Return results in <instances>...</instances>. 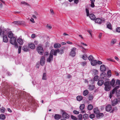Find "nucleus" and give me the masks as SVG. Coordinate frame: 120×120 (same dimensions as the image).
Wrapping results in <instances>:
<instances>
[{"instance_id": "nucleus-56", "label": "nucleus", "mask_w": 120, "mask_h": 120, "mask_svg": "<svg viewBox=\"0 0 120 120\" xmlns=\"http://www.w3.org/2000/svg\"><path fill=\"white\" fill-rule=\"evenodd\" d=\"M116 31L118 32H120V27H117L116 29Z\"/></svg>"}, {"instance_id": "nucleus-62", "label": "nucleus", "mask_w": 120, "mask_h": 120, "mask_svg": "<svg viewBox=\"0 0 120 120\" xmlns=\"http://www.w3.org/2000/svg\"><path fill=\"white\" fill-rule=\"evenodd\" d=\"M30 21L33 23H34L35 22L34 21V19L32 18H31V19H30Z\"/></svg>"}, {"instance_id": "nucleus-6", "label": "nucleus", "mask_w": 120, "mask_h": 120, "mask_svg": "<svg viewBox=\"0 0 120 120\" xmlns=\"http://www.w3.org/2000/svg\"><path fill=\"white\" fill-rule=\"evenodd\" d=\"M95 21L96 23L98 24H101L102 22H104L105 20H102L100 18H97L95 19Z\"/></svg>"}, {"instance_id": "nucleus-61", "label": "nucleus", "mask_w": 120, "mask_h": 120, "mask_svg": "<svg viewBox=\"0 0 120 120\" xmlns=\"http://www.w3.org/2000/svg\"><path fill=\"white\" fill-rule=\"evenodd\" d=\"M21 3L22 4H25L27 5L28 4L26 2H24V1L22 2H21Z\"/></svg>"}, {"instance_id": "nucleus-8", "label": "nucleus", "mask_w": 120, "mask_h": 120, "mask_svg": "<svg viewBox=\"0 0 120 120\" xmlns=\"http://www.w3.org/2000/svg\"><path fill=\"white\" fill-rule=\"evenodd\" d=\"M62 116L63 118L66 119L69 118L70 117V116L68 114L65 112H63L62 115Z\"/></svg>"}, {"instance_id": "nucleus-15", "label": "nucleus", "mask_w": 120, "mask_h": 120, "mask_svg": "<svg viewBox=\"0 0 120 120\" xmlns=\"http://www.w3.org/2000/svg\"><path fill=\"white\" fill-rule=\"evenodd\" d=\"M104 116L103 114L102 113H98L97 114V117L98 119Z\"/></svg>"}, {"instance_id": "nucleus-40", "label": "nucleus", "mask_w": 120, "mask_h": 120, "mask_svg": "<svg viewBox=\"0 0 120 120\" xmlns=\"http://www.w3.org/2000/svg\"><path fill=\"white\" fill-rule=\"evenodd\" d=\"M87 56L86 54H84L82 56V58L84 60H86L87 59Z\"/></svg>"}, {"instance_id": "nucleus-31", "label": "nucleus", "mask_w": 120, "mask_h": 120, "mask_svg": "<svg viewBox=\"0 0 120 120\" xmlns=\"http://www.w3.org/2000/svg\"><path fill=\"white\" fill-rule=\"evenodd\" d=\"M85 107V105L84 104H82L80 105L79 107L80 109L81 110H83Z\"/></svg>"}, {"instance_id": "nucleus-58", "label": "nucleus", "mask_w": 120, "mask_h": 120, "mask_svg": "<svg viewBox=\"0 0 120 120\" xmlns=\"http://www.w3.org/2000/svg\"><path fill=\"white\" fill-rule=\"evenodd\" d=\"M107 60H108L110 61H112V62H115V61L114 60H112L111 58L107 59Z\"/></svg>"}, {"instance_id": "nucleus-1", "label": "nucleus", "mask_w": 120, "mask_h": 120, "mask_svg": "<svg viewBox=\"0 0 120 120\" xmlns=\"http://www.w3.org/2000/svg\"><path fill=\"white\" fill-rule=\"evenodd\" d=\"M109 79H106L105 80V82L104 83L105 86V91H109L110 90L111 86L110 85V82Z\"/></svg>"}, {"instance_id": "nucleus-13", "label": "nucleus", "mask_w": 120, "mask_h": 120, "mask_svg": "<svg viewBox=\"0 0 120 120\" xmlns=\"http://www.w3.org/2000/svg\"><path fill=\"white\" fill-rule=\"evenodd\" d=\"M111 109L112 106L110 105H107L105 108L106 111L108 112L110 111L111 110Z\"/></svg>"}, {"instance_id": "nucleus-5", "label": "nucleus", "mask_w": 120, "mask_h": 120, "mask_svg": "<svg viewBox=\"0 0 120 120\" xmlns=\"http://www.w3.org/2000/svg\"><path fill=\"white\" fill-rule=\"evenodd\" d=\"M76 49L75 48H73L71 49V52L70 55L73 57L76 54L75 51Z\"/></svg>"}, {"instance_id": "nucleus-28", "label": "nucleus", "mask_w": 120, "mask_h": 120, "mask_svg": "<svg viewBox=\"0 0 120 120\" xmlns=\"http://www.w3.org/2000/svg\"><path fill=\"white\" fill-rule=\"evenodd\" d=\"M77 100L79 101H81L82 99V96H78L76 97Z\"/></svg>"}, {"instance_id": "nucleus-30", "label": "nucleus", "mask_w": 120, "mask_h": 120, "mask_svg": "<svg viewBox=\"0 0 120 120\" xmlns=\"http://www.w3.org/2000/svg\"><path fill=\"white\" fill-rule=\"evenodd\" d=\"M56 51L58 52L59 53L62 54L64 52V51L63 49H61L59 50V49H57L56 50Z\"/></svg>"}, {"instance_id": "nucleus-41", "label": "nucleus", "mask_w": 120, "mask_h": 120, "mask_svg": "<svg viewBox=\"0 0 120 120\" xmlns=\"http://www.w3.org/2000/svg\"><path fill=\"white\" fill-rule=\"evenodd\" d=\"M116 42V40L115 39H112L111 42V44L112 45L115 44Z\"/></svg>"}, {"instance_id": "nucleus-10", "label": "nucleus", "mask_w": 120, "mask_h": 120, "mask_svg": "<svg viewBox=\"0 0 120 120\" xmlns=\"http://www.w3.org/2000/svg\"><path fill=\"white\" fill-rule=\"evenodd\" d=\"M58 52L56 50H55L53 49H52L50 52V54L53 56V54L55 56H56L57 55V53Z\"/></svg>"}, {"instance_id": "nucleus-34", "label": "nucleus", "mask_w": 120, "mask_h": 120, "mask_svg": "<svg viewBox=\"0 0 120 120\" xmlns=\"http://www.w3.org/2000/svg\"><path fill=\"white\" fill-rule=\"evenodd\" d=\"M5 118V116L3 114L0 115V119L2 120H4Z\"/></svg>"}, {"instance_id": "nucleus-45", "label": "nucleus", "mask_w": 120, "mask_h": 120, "mask_svg": "<svg viewBox=\"0 0 120 120\" xmlns=\"http://www.w3.org/2000/svg\"><path fill=\"white\" fill-rule=\"evenodd\" d=\"M81 64V65H82V66H85L87 64V63L85 61L82 62Z\"/></svg>"}, {"instance_id": "nucleus-27", "label": "nucleus", "mask_w": 120, "mask_h": 120, "mask_svg": "<svg viewBox=\"0 0 120 120\" xmlns=\"http://www.w3.org/2000/svg\"><path fill=\"white\" fill-rule=\"evenodd\" d=\"M42 79L44 80H46L47 79L46 74V73H44L43 75Z\"/></svg>"}, {"instance_id": "nucleus-12", "label": "nucleus", "mask_w": 120, "mask_h": 120, "mask_svg": "<svg viewBox=\"0 0 120 120\" xmlns=\"http://www.w3.org/2000/svg\"><path fill=\"white\" fill-rule=\"evenodd\" d=\"M100 70L103 72L105 71L106 70V68L105 66L104 65H101L100 66Z\"/></svg>"}, {"instance_id": "nucleus-3", "label": "nucleus", "mask_w": 120, "mask_h": 120, "mask_svg": "<svg viewBox=\"0 0 120 120\" xmlns=\"http://www.w3.org/2000/svg\"><path fill=\"white\" fill-rule=\"evenodd\" d=\"M37 50L38 53L42 55L44 52L43 48L41 46H38L37 48Z\"/></svg>"}, {"instance_id": "nucleus-24", "label": "nucleus", "mask_w": 120, "mask_h": 120, "mask_svg": "<svg viewBox=\"0 0 120 120\" xmlns=\"http://www.w3.org/2000/svg\"><path fill=\"white\" fill-rule=\"evenodd\" d=\"M89 16L91 19L92 20H94L95 18V16L93 14H91Z\"/></svg>"}, {"instance_id": "nucleus-37", "label": "nucleus", "mask_w": 120, "mask_h": 120, "mask_svg": "<svg viewBox=\"0 0 120 120\" xmlns=\"http://www.w3.org/2000/svg\"><path fill=\"white\" fill-rule=\"evenodd\" d=\"M111 70H109L107 72V74L108 76L109 77L111 76Z\"/></svg>"}, {"instance_id": "nucleus-26", "label": "nucleus", "mask_w": 120, "mask_h": 120, "mask_svg": "<svg viewBox=\"0 0 120 120\" xmlns=\"http://www.w3.org/2000/svg\"><path fill=\"white\" fill-rule=\"evenodd\" d=\"M94 112L95 114H97L99 113V111L97 108H95L94 109Z\"/></svg>"}, {"instance_id": "nucleus-63", "label": "nucleus", "mask_w": 120, "mask_h": 120, "mask_svg": "<svg viewBox=\"0 0 120 120\" xmlns=\"http://www.w3.org/2000/svg\"><path fill=\"white\" fill-rule=\"evenodd\" d=\"M114 58L116 60H117V61H119V58L118 57H117L116 56H115L114 57Z\"/></svg>"}, {"instance_id": "nucleus-25", "label": "nucleus", "mask_w": 120, "mask_h": 120, "mask_svg": "<svg viewBox=\"0 0 120 120\" xmlns=\"http://www.w3.org/2000/svg\"><path fill=\"white\" fill-rule=\"evenodd\" d=\"M88 86L89 87V89L90 90L92 91L94 90L95 88V86L94 85L91 86L90 85H89Z\"/></svg>"}, {"instance_id": "nucleus-44", "label": "nucleus", "mask_w": 120, "mask_h": 120, "mask_svg": "<svg viewBox=\"0 0 120 120\" xmlns=\"http://www.w3.org/2000/svg\"><path fill=\"white\" fill-rule=\"evenodd\" d=\"M71 117L72 119H74V120H77L78 119L75 116L73 115H71Z\"/></svg>"}, {"instance_id": "nucleus-46", "label": "nucleus", "mask_w": 120, "mask_h": 120, "mask_svg": "<svg viewBox=\"0 0 120 120\" xmlns=\"http://www.w3.org/2000/svg\"><path fill=\"white\" fill-rule=\"evenodd\" d=\"M21 48L22 46H19L18 50V52L19 54L21 53Z\"/></svg>"}, {"instance_id": "nucleus-55", "label": "nucleus", "mask_w": 120, "mask_h": 120, "mask_svg": "<svg viewBox=\"0 0 120 120\" xmlns=\"http://www.w3.org/2000/svg\"><path fill=\"white\" fill-rule=\"evenodd\" d=\"M116 84L120 85V80L117 79L116 82Z\"/></svg>"}, {"instance_id": "nucleus-18", "label": "nucleus", "mask_w": 120, "mask_h": 120, "mask_svg": "<svg viewBox=\"0 0 120 120\" xmlns=\"http://www.w3.org/2000/svg\"><path fill=\"white\" fill-rule=\"evenodd\" d=\"M104 83V81L102 80H99L97 84L99 86H101Z\"/></svg>"}, {"instance_id": "nucleus-16", "label": "nucleus", "mask_w": 120, "mask_h": 120, "mask_svg": "<svg viewBox=\"0 0 120 120\" xmlns=\"http://www.w3.org/2000/svg\"><path fill=\"white\" fill-rule=\"evenodd\" d=\"M28 47L29 48L32 49H34L35 48V46L32 43H30L29 44Z\"/></svg>"}, {"instance_id": "nucleus-39", "label": "nucleus", "mask_w": 120, "mask_h": 120, "mask_svg": "<svg viewBox=\"0 0 120 120\" xmlns=\"http://www.w3.org/2000/svg\"><path fill=\"white\" fill-rule=\"evenodd\" d=\"M116 95L117 97L120 96V89L116 91Z\"/></svg>"}, {"instance_id": "nucleus-20", "label": "nucleus", "mask_w": 120, "mask_h": 120, "mask_svg": "<svg viewBox=\"0 0 120 120\" xmlns=\"http://www.w3.org/2000/svg\"><path fill=\"white\" fill-rule=\"evenodd\" d=\"M21 22L19 21H15L12 23V24H13L15 25H20L21 24Z\"/></svg>"}, {"instance_id": "nucleus-64", "label": "nucleus", "mask_w": 120, "mask_h": 120, "mask_svg": "<svg viewBox=\"0 0 120 120\" xmlns=\"http://www.w3.org/2000/svg\"><path fill=\"white\" fill-rule=\"evenodd\" d=\"M72 77L71 76V75L69 74H68L67 76L68 78L69 79Z\"/></svg>"}, {"instance_id": "nucleus-57", "label": "nucleus", "mask_w": 120, "mask_h": 120, "mask_svg": "<svg viewBox=\"0 0 120 120\" xmlns=\"http://www.w3.org/2000/svg\"><path fill=\"white\" fill-rule=\"evenodd\" d=\"M15 45V47L16 48H18V45L17 44V42L15 43V44H14L13 45Z\"/></svg>"}, {"instance_id": "nucleus-38", "label": "nucleus", "mask_w": 120, "mask_h": 120, "mask_svg": "<svg viewBox=\"0 0 120 120\" xmlns=\"http://www.w3.org/2000/svg\"><path fill=\"white\" fill-rule=\"evenodd\" d=\"M79 120H82V115L81 114L79 115L78 116Z\"/></svg>"}, {"instance_id": "nucleus-23", "label": "nucleus", "mask_w": 120, "mask_h": 120, "mask_svg": "<svg viewBox=\"0 0 120 120\" xmlns=\"http://www.w3.org/2000/svg\"><path fill=\"white\" fill-rule=\"evenodd\" d=\"M17 41L21 45H22L23 43L22 39L21 38H18L17 40Z\"/></svg>"}, {"instance_id": "nucleus-14", "label": "nucleus", "mask_w": 120, "mask_h": 120, "mask_svg": "<svg viewBox=\"0 0 120 120\" xmlns=\"http://www.w3.org/2000/svg\"><path fill=\"white\" fill-rule=\"evenodd\" d=\"M29 47L27 46H24L22 48V50L25 52H27L29 51Z\"/></svg>"}, {"instance_id": "nucleus-48", "label": "nucleus", "mask_w": 120, "mask_h": 120, "mask_svg": "<svg viewBox=\"0 0 120 120\" xmlns=\"http://www.w3.org/2000/svg\"><path fill=\"white\" fill-rule=\"evenodd\" d=\"M114 100L118 103V102L120 101V98H118L115 99Z\"/></svg>"}, {"instance_id": "nucleus-35", "label": "nucleus", "mask_w": 120, "mask_h": 120, "mask_svg": "<svg viewBox=\"0 0 120 120\" xmlns=\"http://www.w3.org/2000/svg\"><path fill=\"white\" fill-rule=\"evenodd\" d=\"M83 118L84 119H86L89 118V116L87 114H86L83 115Z\"/></svg>"}, {"instance_id": "nucleus-60", "label": "nucleus", "mask_w": 120, "mask_h": 120, "mask_svg": "<svg viewBox=\"0 0 120 120\" xmlns=\"http://www.w3.org/2000/svg\"><path fill=\"white\" fill-rule=\"evenodd\" d=\"M116 104L115 103V101H112V105L113 106H115L116 105Z\"/></svg>"}, {"instance_id": "nucleus-2", "label": "nucleus", "mask_w": 120, "mask_h": 120, "mask_svg": "<svg viewBox=\"0 0 120 120\" xmlns=\"http://www.w3.org/2000/svg\"><path fill=\"white\" fill-rule=\"evenodd\" d=\"M120 86H115V88L112 90V91H111L110 93L109 97L110 98H111L113 96V95L114 94L115 92L117 91V90L119 88Z\"/></svg>"}, {"instance_id": "nucleus-17", "label": "nucleus", "mask_w": 120, "mask_h": 120, "mask_svg": "<svg viewBox=\"0 0 120 120\" xmlns=\"http://www.w3.org/2000/svg\"><path fill=\"white\" fill-rule=\"evenodd\" d=\"M91 65L93 66H95L97 64V60H93L91 61Z\"/></svg>"}, {"instance_id": "nucleus-21", "label": "nucleus", "mask_w": 120, "mask_h": 120, "mask_svg": "<svg viewBox=\"0 0 120 120\" xmlns=\"http://www.w3.org/2000/svg\"><path fill=\"white\" fill-rule=\"evenodd\" d=\"M54 118L56 120H58L61 118V116L58 114H56L54 117Z\"/></svg>"}, {"instance_id": "nucleus-19", "label": "nucleus", "mask_w": 120, "mask_h": 120, "mask_svg": "<svg viewBox=\"0 0 120 120\" xmlns=\"http://www.w3.org/2000/svg\"><path fill=\"white\" fill-rule=\"evenodd\" d=\"M8 37L10 39L14 37L13 34L12 32L11 31L8 32Z\"/></svg>"}, {"instance_id": "nucleus-43", "label": "nucleus", "mask_w": 120, "mask_h": 120, "mask_svg": "<svg viewBox=\"0 0 120 120\" xmlns=\"http://www.w3.org/2000/svg\"><path fill=\"white\" fill-rule=\"evenodd\" d=\"M107 27L108 28L111 29H112L111 26V24L110 23L107 25Z\"/></svg>"}, {"instance_id": "nucleus-11", "label": "nucleus", "mask_w": 120, "mask_h": 120, "mask_svg": "<svg viewBox=\"0 0 120 120\" xmlns=\"http://www.w3.org/2000/svg\"><path fill=\"white\" fill-rule=\"evenodd\" d=\"M53 56L50 54L49 57L47 58V61L48 62L50 63L53 60Z\"/></svg>"}, {"instance_id": "nucleus-22", "label": "nucleus", "mask_w": 120, "mask_h": 120, "mask_svg": "<svg viewBox=\"0 0 120 120\" xmlns=\"http://www.w3.org/2000/svg\"><path fill=\"white\" fill-rule=\"evenodd\" d=\"M54 46L55 48H58L60 47L61 45L60 44L56 43L54 44Z\"/></svg>"}, {"instance_id": "nucleus-7", "label": "nucleus", "mask_w": 120, "mask_h": 120, "mask_svg": "<svg viewBox=\"0 0 120 120\" xmlns=\"http://www.w3.org/2000/svg\"><path fill=\"white\" fill-rule=\"evenodd\" d=\"M16 42V38L15 37H14L10 39V42L11 44L14 45Z\"/></svg>"}, {"instance_id": "nucleus-9", "label": "nucleus", "mask_w": 120, "mask_h": 120, "mask_svg": "<svg viewBox=\"0 0 120 120\" xmlns=\"http://www.w3.org/2000/svg\"><path fill=\"white\" fill-rule=\"evenodd\" d=\"M45 62V57L44 56H42L40 64L41 65L43 66L44 65Z\"/></svg>"}, {"instance_id": "nucleus-52", "label": "nucleus", "mask_w": 120, "mask_h": 120, "mask_svg": "<svg viewBox=\"0 0 120 120\" xmlns=\"http://www.w3.org/2000/svg\"><path fill=\"white\" fill-rule=\"evenodd\" d=\"M93 98V97L92 96L89 95V100H92Z\"/></svg>"}, {"instance_id": "nucleus-54", "label": "nucleus", "mask_w": 120, "mask_h": 120, "mask_svg": "<svg viewBox=\"0 0 120 120\" xmlns=\"http://www.w3.org/2000/svg\"><path fill=\"white\" fill-rule=\"evenodd\" d=\"M102 62L99 60H98V61H97V64H102Z\"/></svg>"}, {"instance_id": "nucleus-36", "label": "nucleus", "mask_w": 120, "mask_h": 120, "mask_svg": "<svg viewBox=\"0 0 120 120\" xmlns=\"http://www.w3.org/2000/svg\"><path fill=\"white\" fill-rule=\"evenodd\" d=\"M88 59L90 61L93 60L94 59V57L92 55H90L88 57Z\"/></svg>"}, {"instance_id": "nucleus-32", "label": "nucleus", "mask_w": 120, "mask_h": 120, "mask_svg": "<svg viewBox=\"0 0 120 120\" xmlns=\"http://www.w3.org/2000/svg\"><path fill=\"white\" fill-rule=\"evenodd\" d=\"M93 106L91 104H90L88 106V109L89 110H91L93 108Z\"/></svg>"}, {"instance_id": "nucleus-50", "label": "nucleus", "mask_w": 120, "mask_h": 120, "mask_svg": "<svg viewBox=\"0 0 120 120\" xmlns=\"http://www.w3.org/2000/svg\"><path fill=\"white\" fill-rule=\"evenodd\" d=\"M86 11L87 14V16H88L89 15V10L87 8L86 9Z\"/></svg>"}, {"instance_id": "nucleus-29", "label": "nucleus", "mask_w": 120, "mask_h": 120, "mask_svg": "<svg viewBox=\"0 0 120 120\" xmlns=\"http://www.w3.org/2000/svg\"><path fill=\"white\" fill-rule=\"evenodd\" d=\"M115 80L114 79H113L110 82V84L112 86H114V85L115 83Z\"/></svg>"}, {"instance_id": "nucleus-53", "label": "nucleus", "mask_w": 120, "mask_h": 120, "mask_svg": "<svg viewBox=\"0 0 120 120\" xmlns=\"http://www.w3.org/2000/svg\"><path fill=\"white\" fill-rule=\"evenodd\" d=\"M113 108H114V109H113L112 110V111H111L110 112L111 113H113V111H114V110H117V107H114Z\"/></svg>"}, {"instance_id": "nucleus-59", "label": "nucleus", "mask_w": 120, "mask_h": 120, "mask_svg": "<svg viewBox=\"0 0 120 120\" xmlns=\"http://www.w3.org/2000/svg\"><path fill=\"white\" fill-rule=\"evenodd\" d=\"M91 6L92 8H93L94 7V2H91Z\"/></svg>"}, {"instance_id": "nucleus-4", "label": "nucleus", "mask_w": 120, "mask_h": 120, "mask_svg": "<svg viewBox=\"0 0 120 120\" xmlns=\"http://www.w3.org/2000/svg\"><path fill=\"white\" fill-rule=\"evenodd\" d=\"M4 30H2V32H1V34H2L3 36V41L5 42H8V39L7 37V35H6L5 34H4Z\"/></svg>"}, {"instance_id": "nucleus-51", "label": "nucleus", "mask_w": 120, "mask_h": 120, "mask_svg": "<svg viewBox=\"0 0 120 120\" xmlns=\"http://www.w3.org/2000/svg\"><path fill=\"white\" fill-rule=\"evenodd\" d=\"M73 112L75 114H78L79 113V111H77L76 110H74L73 111Z\"/></svg>"}, {"instance_id": "nucleus-42", "label": "nucleus", "mask_w": 120, "mask_h": 120, "mask_svg": "<svg viewBox=\"0 0 120 120\" xmlns=\"http://www.w3.org/2000/svg\"><path fill=\"white\" fill-rule=\"evenodd\" d=\"M99 77L98 75L95 76L94 78V80L97 81L99 79Z\"/></svg>"}, {"instance_id": "nucleus-33", "label": "nucleus", "mask_w": 120, "mask_h": 120, "mask_svg": "<svg viewBox=\"0 0 120 120\" xmlns=\"http://www.w3.org/2000/svg\"><path fill=\"white\" fill-rule=\"evenodd\" d=\"M88 90H86L84 91L83 94L84 96H86L88 94Z\"/></svg>"}, {"instance_id": "nucleus-49", "label": "nucleus", "mask_w": 120, "mask_h": 120, "mask_svg": "<svg viewBox=\"0 0 120 120\" xmlns=\"http://www.w3.org/2000/svg\"><path fill=\"white\" fill-rule=\"evenodd\" d=\"M2 109L1 108L0 109V110L1 112H2L3 113H4L6 109L5 108L3 107H2Z\"/></svg>"}, {"instance_id": "nucleus-47", "label": "nucleus", "mask_w": 120, "mask_h": 120, "mask_svg": "<svg viewBox=\"0 0 120 120\" xmlns=\"http://www.w3.org/2000/svg\"><path fill=\"white\" fill-rule=\"evenodd\" d=\"M95 117V116L94 114H90L89 116V117L91 119H93Z\"/></svg>"}]
</instances>
